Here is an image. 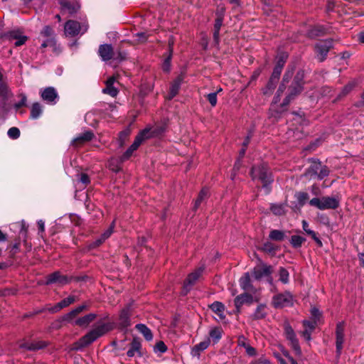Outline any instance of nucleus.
<instances>
[{
	"mask_svg": "<svg viewBox=\"0 0 364 364\" xmlns=\"http://www.w3.org/2000/svg\"><path fill=\"white\" fill-rule=\"evenodd\" d=\"M47 346L46 342L43 341H37L33 342H23L19 345L21 348H25L28 350H38Z\"/></svg>",
	"mask_w": 364,
	"mask_h": 364,
	"instance_id": "nucleus-17",
	"label": "nucleus"
},
{
	"mask_svg": "<svg viewBox=\"0 0 364 364\" xmlns=\"http://www.w3.org/2000/svg\"><path fill=\"white\" fill-rule=\"evenodd\" d=\"M277 80H273L272 77H270L267 85V91H264V93L267 94L269 92H272L276 87Z\"/></svg>",
	"mask_w": 364,
	"mask_h": 364,
	"instance_id": "nucleus-52",
	"label": "nucleus"
},
{
	"mask_svg": "<svg viewBox=\"0 0 364 364\" xmlns=\"http://www.w3.org/2000/svg\"><path fill=\"white\" fill-rule=\"evenodd\" d=\"M114 221H113L112 223V224L110 225V226L108 228L107 230H106L102 235H101V237L104 239V240H106L107 238H109L111 235L112 234L113 232V230H114Z\"/></svg>",
	"mask_w": 364,
	"mask_h": 364,
	"instance_id": "nucleus-48",
	"label": "nucleus"
},
{
	"mask_svg": "<svg viewBox=\"0 0 364 364\" xmlns=\"http://www.w3.org/2000/svg\"><path fill=\"white\" fill-rule=\"evenodd\" d=\"M272 304L276 309L290 306L293 304V296L289 292L278 294L273 296Z\"/></svg>",
	"mask_w": 364,
	"mask_h": 364,
	"instance_id": "nucleus-7",
	"label": "nucleus"
},
{
	"mask_svg": "<svg viewBox=\"0 0 364 364\" xmlns=\"http://www.w3.org/2000/svg\"><path fill=\"white\" fill-rule=\"evenodd\" d=\"M141 348V345L139 340L137 338H134L130 343V348L127 352V355L129 357H133L137 353L139 356H141V353L140 351Z\"/></svg>",
	"mask_w": 364,
	"mask_h": 364,
	"instance_id": "nucleus-24",
	"label": "nucleus"
},
{
	"mask_svg": "<svg viewBox=\"0 0 364 364\" xmlns=\"http://www.w3.org/2000/svg\"><path fill=\"white\" fill-rule=\"evenodd\" d=\"M254 301L253 296L247 293L241 294L237 296L234 299L236 313H240L241 306L243 304L250 305L254 302Z\"/></svg>",
	"mask_w": 364,
	"mask_h": 364,
	"instance_id": "nucleus-13",
	"label": "nucleus"
},
{
	"mask_svg": "<svg viewBox=\"0 0 364 364\" xmlns=\"http://www.w3.org/2000/svg\"><path fill=\"white\" fill-rule=\"evenodd\" d=\"M79 180L82 183H83L85 185L90 183L89 176L86 173H81L80 176Z\"/></svg>",
	"mask_w": 364,
	"mask_h": 364,
	"instance_id": "nucleus-63",
	"label": "nucleus"
},
{
	"mask_svg": "<svg viewBox=\"0 0 364 364\" xmlns=\"http://www.w3.org/2000/svg\"><path fill=\"white\" fill-rule=\"evenodd\" d=\"M173 45V41L172 40H169V41H168V46H169L170 54L165 59V60H164V62L163 63V70L165 72H168L170 70L171 59V55H172V51H173V48H172Z\"/></svg>",
	"mask_w": 364,
	"mask_h": 364,
	"instance_id": "nucleus-37",
	"label": "nucleus"
},
{
	"mask_svg": "<svg viewBox=\"0 0 364 364\" xmlns=\"http://www.w3.org/2000/svg\"><path fill=\"white\" fill-rule=\"evenodd\" d=\"M240 287L245 290H250L252 288L251 279L249 273H245L240 279Z\"/></svg>",
	"mask_w": 364,
	"mask_h": 364,
	"instance_id": "nucleus-33",
	"label": "nucleus"
},
{
	"mask_svg": "<svg viewBox=\"0 0 364 364\" xmlns=\"http://www.w3.org/2000/svg\"><path fill=\"white\" fill-rule=\"evenodd\" d=\"M151 137H153L151 129V127H146L137 134V136L135 137V139L138 140V141L141 144L144 140Z\"/></svg>",
	"mask_w": 364,
	"mask_h": 364,
	"instance_id": "nucleus-30",
	"label": "nucleus"
},
{
	"mask_svg": "<svg viewBox=\"0 0 364 364\" xmlns=\"http://www.w3.org/2000/svg\"><path fill=\"white\" fill-rule=\"evenodd\" d=\"M210 309L218 314L220 318H223V312L225 310V306L220 301H215L210 306Z\"/></svg>",
	"mask_w": 364,
	"mask_h": 364,
	"instance_id": "nucleus-35",
	"label": "nucleus"
},
{
	"mask_svg": "<svg viewBox=\"0 0 364 364\" xmlns=\"http://www.w3.org/2000/svg\"><path fill=\"white\" fill-rule=\"evenodd\" d=\"M305 241L306 239L300 235H292L290 243L293 247L298 248L300 247Z\"/></svg>",
	"mask_w": 364,
	"mask_h": 364,
	"instance_id": "nucleus-39",
	"label": "nucleus"
},
{
	"mask_svg": "<svg viewBox=\"0 0 364 364\" xmlns=\"http://www.w3.org/2000/svg\"><path fill=\"white\" fill-rule=\"evenodd\" d=\"M119 325L122 328H127L130 325L129 310L128 308L124 309L119 315Z\"/></svg>",
	"mask_w": 364,
	"mask_h": 364,
	"instance_id": "nucleus-28",
	"label": "nucleus"
},
{
	"mask_svg": "<svg viewBox=\"0 0 364 364\" xmlns=\"http://www.w3.org/2000/svg\"><path fill=\"white\" fill-rule=\"evenodd\" d=\"M272 273V267L263 264L254 269L253 275L256 279H259L263 277L268 276Z\"/></svg>",
	"mask_w": 364,
	"mask_h": 364,
	"instance_id": "nucleus-20",
	"label": "nucleus"
},
{
	"mask_svg": "<svg viewBox=\"0 0 364 364\" xmlns=\"http://www.w3.org/2000/svg\"><path fill=\"white\" fill-rule=\"evenodd\" d=\"M151 132L153 134V137L159 136L165 130L164 127L162 126L151 127Z\"/></svg>",
	"mask_w": 364,
	"mask_h": 364,
	"instance_id": "nucleus-53",
	"label": "nucleus"
},
{
	"mask_svg": "<svg viewBox=\"0 0 364 364\" xmlns=\"http://www.w3.org/2000/svg\"><path fill=\"white\" fill-rule=\"evenodd\" d=\"M41 35L47 38H54L53 30L50 26H46L41 31Z\"/></svg>",
	"mask_w": 364,
	"mask_h": 364,
	"instance_id": "nucleus-44",
	"label": "nucleus"
},
{
	"mask_svg": "<svg viewBox=\"0 0 364 364\" xmlns=\"http://www.w3.org/2000/svg\"><path fill=\"white\" fill-rule=\"evenodd\" d=\"M68 282L69 279L67 276L60 274L59 272H55L48 276L46 284L58 283L63 285L68 283Z\"/></svg>",
	"mask_w": 364,
	"mask_h": 364,
	"instance_id": "nucleus-16",
	"label": "nucleus"
},
{
	"mask_svg": "<svg viewBox=\"0 0 364 364\" xmlns=\"http://www.w3.org/2000/svg\"><path fill=\"white\" fill-rule=\"evenodd\" d=\"M208 196V190L207 188H203L198 194L197 199L195 201L193 209L196 210L200 205L203 202Z\"/></svg>",
	"mask_w": 364,
	"mask_h": 364,
	"instance_id": "nucleus-34",
	"label": "nucleus"
},
{
	"mask_svg": "<svg viewBox=\"0 0 364 364\" xmlns=\"http://www.w3.org/2000/svg\"><path fill=\"white\" fill-rule=\"evenodd\" d=\"M210 341L209 339H207L204 341L199 343L198 344L194 346L192 349L191 354L193 357H197L199 358L201 352L205 350L210 346Z\"/></svg>",
	"mask_w": 364,
	"mask_h": 364,
	"instance_id": "nucleus-22",
	"label": "nucleus"
},
{
	"mask_svg": "<svg viewBox=\"0 0 364 364\" xmlns=\"http://www.w3.org/2000/svg\"><path fill=\"white\" fill-rule=\"evenodd\" d=\"M355 86V82L351 81L348 82L342 90V91L338 95L336 100H339L341 97L348 95Z\"/></svg>",
	"mask_w": 364,
	"mask_h": 364,
	"instance_id": "nucleus-38",
	"label": "nucleus"
},
{
	"mask_svg": "<svg viewBox=\"0 0 364 364\" xmlns=\"http://www.w3.org/2000/svg\"><path fill=\"white\" fill-rule=\"evenodd\" d=\"M313 331H311V330H309V328L307 329H304L302 332H301V336L308 341H309L311 340V334L312 333Z\"/></svg>",
	"mask_w": 364,
	"mask_h": 364,
	"instance_id": "nucleus-64",
	"label": "nucleus"
},
{
	"mask_svg": "<svg viewBox=\"0 0 364 364\" xmlns=\"http://www.w3.org/2000/svg\"><path fill=\"white\" fill-rule=\"evenodd\" d=\"M267 306L265 304H259L255 312L251 315V318L254 320H259L264 318L267 314Z\"/></svg>",
	"mask_w": 364,
	"mask_h": 364,
	"instance_id": "nucleus-27",
	"label": "nucleus"
},
{
	"mask_svg": "<svg viewBox=\"0 0 364 364\" xmlns=\"http://www.w3.org/2000/svg\"><path fill=\"white\" fill-rule=\"evenodd\" d=\"M250 364H271V363L268 359L262 357L257 360H252Z\"/></svg>",
	"mask_w": 364,
	"mask_h": 364,
	"instance_id": "nucleus-60",
	"label": "nucleus"
},
{
	"mask_svg": "<svg viewBox=\"0 0 364 364\" xmlns=\"http://www.w3.org/2000/svg\"><path fill=\"white\" fill-rule=\"evenodd\" d=\"M0 36L9 41H16L14 43L15 46H21L28 40V37L23 35L22 31L19 29L12 30L7 33L1 34Z\"/></svg>",
	"mask_w": 364,
	"mask_h": 364,
	"instance_id": "nucleus-9",
	"label": "nucleus"
},
{
	"mask_svg": "<svg viewBox=\"0 0 364 364\" xmlns=\"http://www.w3.org/2000/svg\"><path fill=\"white\" fill-rule=\"evenodd\" d=\"M207 99L210 104L214 107L217 104V92H211L207 95Z\"/></svg>",
	"mask_w": 364,
	"mask_h": 364,
	"instance_id": "nucleus-50",
	"label": "nucleus"
},
{
	"mask_svg": "<svg viewBox=\"0 0 364 364\" xmlns=\"http://www.w3.org/2000/svg\"><path fill=\"white\" fill-rule=\"evenodd\" d=\"M251 176L253 180L261 181L263 187L267 189V193H269L270 189L268 186L273 181V178L267 164H262L253 166L251 169Z\"/></svg>",
	"mask_w": 364,
	"mask_h": 364,
	"instance_id": "nucleus-2",
	"label": "nucleus"
},
{
	"mask_svg": "<svg viewBox=\"0 0 364 364\" xmlns=\"http://www.w3.org/2000/svg\"><path fill=\"white\" fill-rule=\"evenodd\" d=\"M114 77H109L106 81V87L102 90V92L112 97H116L118 95L119 90L114 86Z\"/></svg>",
	"mask_w": 364,
	"mask_h": 364,
	"instance_id": "nucleus-19",
	"label": "nucleus"
},
{
	"mask_svg": "<svg viewBox=\"0 0 364 364\" xmlns=\"http://www.w3.org/2000/svg\"><path fill=\"white\" fill-rule=\"evenodd\" d=\"M7 134L11 139H16L20 136V130L17 127H11L8 130Z\"/></svg>",
	"mask_w": 364,
	"mask_h": 364,
	"instance_id": "nucleus-46",
	"label": "nucleus"
},
{
	"mask_svg": "<svg viewBox=\"0 0 364 364\" xmlns=\"http://www.w3.org/2000/svg\"><path fill=\"white\" fill-rule=\"evenodd\" d=\"M59 4L63 13H68L71 15L77 13L80 9V4L76 1L60 0Z\"/></svg>",
	"mask_w": 364,
	"mask_h": 364,
	"instance_id": "nucleus-12",
	"label": "nucleus"
},
{
	"mask_svg": "<svg viewBox=\"0 0 364 364\" xmlns=\"http://www.w3.org/2000/svg\"><path fill=\"white\" fill-rule=\"evenodd\" d=\"M336 352L338 355L341 354V350L343 348V343L344 342V333L336 334Z\"/></svg>",
	"mask_w": 364,
	"mask_h": 364,
	"instance_id": "nucleus-41",
	"label": "nucleus"
},
{
	"mask_svg": "<svg viewBox=\"0 0 364 364\" xmlns=\"http://www.w3.org/2000/svg\"><path fill=\"white\" fill-rule=\"evenodd\" d=\"M331 47V40L322 41L318 42L316 45L315 49L316 53V57L320 62H322L326 59V57Z\"/></svg>",
	"mask_w": 364,
	"mask_h": 364,
	"instance_id": "nucleus-11",
	"label": "nucleus"
},
{
	"mask_svg": "<svg viewBox=\"0 0 364 364\" xmlns=\"http://www.w3.org/2000/svg\"><path fill=\"white\" fill-rule=\"evenodd\" d=\"M204 270L203 267H199L193 272L189 274L188 275L187 279L185 280L183 287V294L186 295L191 290V287L196 284V282L200 277L203 272Z\"/></svg>",
	"mask_w": 364,
	"mask_h": 364,
	"instance_id": "nucleus-10",
	"label": "nucleus"
},
{
	"mask_svg": "<svg viewBox=\"0 0 364 364\" xmlns=\"http://www.w3.org/2000/svg\"><path fill=\"white\" fill-rule=\"evenodd\" d=\"M136 328L144 336L146 341H151L153 338V334L151 330L143 323H139L136 325Z\"/></svg>",
	"mask_w": 364,
	"mask_h": 364,
	"instance_id": "nucleus-29",
	"label": "nucleus"
},
{
	"mask_svg": "<svg viewBox=\"0 0 364 364\" xmlns=\"http://www.w3.org/2000/svg\"><path fill=\"white\" fill-rule=\"evenodd\" d=\"M316 324V321H309L305 320L303 321V325L305 328L304 329L309 328V330L314 331L315 328Z\"/></svg>",
	"mask_w": 364,
	"mask_h": 364,
	"instance_id": "nucleus-56",
	"label": "nucleus"
},
{
	"mask_svg": "<svg viewBox=\"0 0 364 364\" xmlns=\"http://www.w3.org/2000/svg\"><path fill=\"white\" fill-rule=\"evenodd\" d=\"M105 240H104L103 238H102L101 237H100L99 238H97V240H95V241H93L92 242H91L90 245H89V249H95L97 247H99L100 245H101Z\"/></svg>",
	"mask_w": 364,
	"mask_h": 364,
	"instance_id": "nucleus-54",
	"label": "nucleus"
},
{
	"mask_svg": "<svg viewBox=\"0 0 364 364\" xmlns=\"http://www.w3.org/2000/svg\"><path fill=\"white\" fill-rule=\"evenodd\" d=\"M284 335L286 338L289 341V345L294 350L296 355H301V349L300 348L299 340L296 338V333L294 329L291 328L290 324L286 322L284 324Z\"/></svg>",
	"mask_w": 364,
	"mask_h": 364,
	"instance_id": "nucleus-6",
	"label": "nucleus"
},
{
	"mask_svg": "<svg viewBox=\"0 0 364 364\" xmlns=\"http://www.w3.org/2000/svg\"><path fill=\"white\" fill-rule=\"evenodd\" d=\"M93 137L94 134L92 131H86L74 139L72 141V144L75 146H79L91 141Z\"/></svg>",
	"mask_w": 364,
	"mask_h": 364,
	"instance_id": "nucleus-15",
	"label": "nucleus"
},
{
	"mask_svg": "<svg viewBox=\"0 0 364 364\" xmlns=\"http://www.w3.org/2000/svg\"><path fill=\"white\" fill-rule=\"evenodd\" d=\"M329 173V168L326 166L322 165L320 162L314 161L304 174L310 178L322 180L328 176Z\"/></svg>",
	"mask_w": 364,
	"mask_h": 364,
	"instance_id": "nucleus-4",
	"label": "nucleus"
},
{
	"mask_svg": "<svg viewBox=\"0 0 364 364\" xmlns=\"http://www.w3.org/2000/svg\"><path fill=\"white\" fill-rule=\"evenodd\" d=\"M167 350V347L163 341H159L156 343L154 348L155 353H164Z\"/></svg>",
	"mask_w": 364,
	"mask_h": 364,
	"instance_id": "nucleus-45",
	"label": "nucleus"
},
{
	"mask_svg": "<svg viewBox=\"0 0 364 364\" xmlns=\"http://www.w3.org/2000/svg\"><path fill=\"white\" fill-rule=\"evenodd\" d=\"M269 238L274 241H282L285 238V232L282 230H272L269 232Z\"/></svg>",
	"mask_w": 364,
	"mask_h": 364,
	"instance_id": "nucleus-36",
	"label": "nucleus"
},
{
	"mask_svg": "<svg viewBox=\"0 0 364 364\" xmlns=\"http://www.w3.org/2000/svg\"><path fill=\"white\" fill-rule=\"evenodd\" d=\"M21 100L14 105V107L16 109H18L21 107L26 105V102H27L26 96L24 94H21Z\"/></svg>",
	"mask_w": 364,
	"mask_h": 364,
	"instance_id": "nucleus-51",
	"label": "nucleus"
},
{
	"mask_svg": "<svg viewBox=\"0 0 364 364\" xmlns=\"http://www.w3.org/2000/svg\"><path fill=\"white\" fill-rule=\"evenodd\" d=\"M43 112V107L39 102H35L31 108V118L33 119H38Z\"/></svg>",
	"mask_w": 364,
	"mask_h": 364,
	"instance_id": "nucleus-32",
	"label": "nucleus"
},
{
	"mask_svg": "<svg viewBox=\"0 0 364 364\" xmlns=\"http://www.w3.org/2000/svg\"><path fill=\"white\" fill-rule=\"evenodd\" d=\"M245 352L249 356H255L257 354L256 349L250 345L245 348Z\"/></svg>",
	"mask_w": 364,
	"mask_h": 364,
	"instance_id": "nucleus-62",
	"label": "nucleus"
},
{
	"mask_svg": "<svg viewBox=\"0 0 364 364\" xmlns=\"http://www.w3.org/2000/svg\"><path fill=\"white\" fill-rule=\"evenodd\" d=\"M98 54L103 61H107L113 58L114 51L112 45L103 44L100 46Z\"/></svg>",
	"mask_w": 364,
	"mask_h": 364,
	"instance_id": "nucleus-14",
	"label": "nucleus"
},
{
	"mask_svg": "<svg viewBox=\"0 0 364 364\" xmlns=\"http://www.w3.org/2000/svg\"><path fill=\"white\" fill-rule=\"evenodd\" d=\"M296 198L300 204L304 205L309 199V194L305 192H299L296 193Z\"/></svg>",
	"mask_w": 364,
	"mask_h": 364,
	"instance_id": "nucleus-47",
	"label": "nucleus"
},
{
	"mask_svg": "<svg viewBox=\"0 0 364 364\" xmlns=\"http://www.w3.org/2000/svg\"><path fill=\"white\" fill-rule=\"evenodd\" d=\"M109 329V325L106 323L96 326L75 342L73 348L78 350L89 346L98 338L108 332Z\"/></svg>",
	"mask_w": 364,
	"mask_h": 364,
	"instance_id": "nucleus-1",
	"label": "nucleus"
},
{
	"mask_svg": "<svg viewBox=\"0 0 364 364\" xmlns=\"http://www.w3.org/2000/svg\"><path fill=\"white\" fill-rule=\"evenodd\" d=\"M88 309V306L86 304L80 305L73 310V314H79L82 311Z\"/></svg>",
	"mask_w": 364,
	"mask_h": 364,
	"instance_id": "nucleus-61",
	"label": "nucleus"
},
{
	"mask_svg": "<svg viewBox=\"0 0 364 364\" xmlns=\"http://www.w3.org/2000/svg\"><path fill=\"white\" fill-rule=\"evenodd\" d=\"M302 90V84L299 81L294 80L290 87V93L284 100V104H288L293 97L300 93Z\"/></svg>",
	"mask_w": 364,
	"mask_h": 364,
	"instance_id": "nucleus-21",
	"label": "nucleus"
},
{
	"mask_svg": "<svg viewBox=\"0 0 364 364\" xmlns=\"http://www.w3.org/2000/svg\"><path fill=\"white\" fill-rule=\"evenodd\" d=\"M340 204L339 199L336 197L314 198L309 201V205L319 210L336 209Z\"/></svg>",
	"mask_w": 364,
	"mask_h": 364,
	"instance_id": "nucleus-3",
	"label": "nucleus"
},
{
	"mask_svg": "<svg viewBox=\"0 0 364 364\" xmlns=\"http://www.w3.org/2000/svg\"><path fill=\"white\" fill-rule=\"evenodd\" d=\"M326 31V28L323 26L316 25L309 30L308 35L311 38H316L324 35Z\"/></svg>",
	"mask_w": 364,
	"mask_h": 364,
	"instance_id": "nucleus-26",
	"label": "nucleus"
},
{
	"mask_svg": "<svg viewBox=\"0 0 364 364\" xmlns=\"http://www.w3.org/2000/svg\"><path fill=\"white\" fill-rule=\"evenodd\" d=\"M75 301V299L73 296H70L58 304H56L53 307L49 309V311L52 313H55L60 311V309L69 306L73 304Z\"/></svg>",
	"mask_w": 364,
	"mask_h": 364,
	"instance_id": "nucleus-23",
	"label": "nucleus"
},
{
	"mask_svg": "<svg viewBox=\"0 0 364 364\" xmlns=\"http://www.w3.org/2000/svg\"><path fill=\"white\" fill-rule=\"evenodd\" d=\"M263 250L267 252H274L276 249L272 243L267 242L264 244Z\"/></svg>",
	"mask_w": 364,
	"mask_h": 364,
	"instance_id": "nucleus-59",
	"label": "nucleus"
},
{
	"mask_svg": "<svg viewBox=\"0 0 364 364\" xmlns=\"http://www.w3.org/2000/svg\"><path fill=\"white\" fill-rule=\"evenodd\" d=\"M271 211L276 215H282L284 214V206L282 204H271Z\"/></svg>",
	"mask_w": 364,
	"mask_h": 364,
	"instance_id": "nucleus-40",
	"label": "nucleus"
},
{
	"mask_svg": "<svg viewBox=\"0 0 364 364\" xmlns=\"http://www.w3.org/2000/svg\"><path fill=\"white\" fill-rule=\"evenodd\" d=\"M223 14L219 15L215 19L214 24V30H220V28L223 25Z\"/></svg>",
	"mask_w": 364,
	"mask_h": 364,
	"instance_id": "nucleus-58",
	"label": "nucleus"
},
{
	"mask_svg": "<svg viewBox=\"0 0 364 364\" xmlns=\"http://www.w3.org/2000/svg\"><path fill=\"white\" fill-rule=\"evenodd\" d=\"M87 28V23H80L78 21L69 20L65 24L64 31L67 36L74 37L78 34L85 33Z\"/></svg>",
	"mask_w": 364,
	"mask_h": 364,
	"instance_id": "nucleus-5",
	"label": "nucleus"
},
{
	"mask_svg": "<svg viewBox=\"0 0 364 364\" xmlns=\"http://www.w3.org/2000/svg\"><path fill=\"white\" fill-rule=\"evenodd\" d=\"M97 317V314H87L75 321V325L79 326L85 327L88 326L92 321H94Z\"/></svg>",
	"mask_w": 364,
	"mask_h": 364,
	"instance_id": "nucleus-25",
	"label": "nucleus"
},
{
	"mask_svg": "<svg viewBox=\"0 0 364 364\" xmlns=\"http://www.w3.org/2000/svg\"><path fill=\"white\" fill-rule=\"evenodd\" d=\"M55 45V38H47L46 41H44L41 46V48H46L48 46H54Z\"/></svg>",
	"mask_w": 364,
	"mask_h": 364,
	"instance_id": "nucleus-55",
	"label": "nucleus"
},
{
	"mask_svg": "<svg viewBox=\"0 0 364 364\" xmlns=\"http://www.w3.org/2000/svg\"><path fill=\"white\" fill-rule=\"evenodd\" d=\"M141 144L138 141V140L134 139L132 144L127 149V150L123 154L122 156V160L125 161L130 158L132 155L133 152L136 151Z\"/></svg>",
	"mask_w": 364,
	"mask_h": 364,
	"instance_id": "nucleus-31",
	"label": "nucleus"
},
{
	"mask_svg": "<svg viewBox=\"0 0 364 364\" xmlns=\"http://www.w3.org/2000/svg\"><path fill=\"white\" fill-rule=\"evenodd\" d=\"M335 91L329 87H323L322 88V95L326 97H331L334 95Z\"/></svg>",
	"mask_w": 364,
	"mask_h": 364,
	"instance_id": "nucleus-57",
	"label": "nucleus"
},
{
	"mask_svg": "<svg viewBox=\"0 0 364 364\" xmlns=\"http://www.w3.org/2000/svg\"><path fill=\"white\" fill-rule=\"evenodd\" d=\"M282 70V69L281 68L280 65H276L274 68V70H273L271 77L273 80H276L278 81L279 76L281 75Z\"/></svg>",
	"mask_w": 364,
	"mask_h": 364,
	"instance_id": "nucleus-49",
	"label": "nucleus"
},
{
	"mask_svg": "<svg viewBox=\"0 0 364 364\" xmlns=\"http://www.w3.org/2000/svg\"><path fill=\"white\" fill-rule=\"evenodd\" d=\"M41 99L47 104L55 105L59 100V95L53 87H48L40 90Z\"/></svg>",
	"mask_w": 364,
	"mask_h": 364,
	"instance_id": "nucleus-8",
	"label": "nucleus"
},
{
	"mask_svg": "<svg viewBox=\"0 0 364 364\" xmlns=\"http://www.w3.org/2000/svg\"><path fill=\"white\" fill-rule=\"evenodd\" d=\"M183 80V77L182 75L177 77L173 80V82L171 85L167 99L171 100L178 93Z\"/></svg>",
	"mask_w": 364,
	"mask_h": 364,
	"instance_id": "nucleus-18",
	"label": "nucleus"
},
{
	"mask_svg": "<svg viewBox=\"0 0 364 364\" xmlns=\"http://www.w3.org/2000/svg\"><path fill=\"white\" fill-rule=\"evenodd\" d=\"M279 274V281H281L284 284H287L289 282V274L288 271L285 268L280 267Z\"/></svg>",
	"mask_w": 364,
	"mask_h": 364,
	"instance_id": "nucleus-42",
	"label": "nucleus"
},
{
	"mask_svg": "<svg viewBox=\"0 0 364 364\" xmlns=\"http://www.w3.org/2000/svg\"><path fill=\"white\" fill-rule=\"evenodd\" d=\"M210 336L214 340L215 342H218L222 336L221 330L219 328H215L210 331Z\"/></svg>",
	"mask_w": 364,
	"mask_h": 364,
	"instance_id": "nucleus-43",
	"label": "nucleus"
}]
</instances>
